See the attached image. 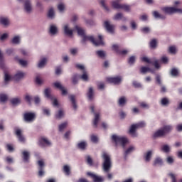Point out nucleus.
<instances>
[{
	"label": "nucleus",
	"instance_id": "49",
	"mask_svg": "<svg viewBox=\"0 0 182 182\" xmlns=\"http://www.w3.org/2000/svg\"><path fill=\"white\" fill-rule=\"evenodd\" d=\"M133 151H134V146H130L129 147L124 153L125 157L128 155L130 154V153H132Z\"/></svg>",
	"mask_w": 182,
	"mask_h": 182
},
{
	"label": "nucleus",
	"instance_id": "42",
	"mask_svg": "<svg viewBox=\"0 0 182 182\" xmlns=\"http://www.w3.org/2000/svg\"><path fill=\"white\" fill-rule=\"evenodd\" d=\"M96 53L99 56V58H101L102 59L106 57V53L103 50H97Z\"/></svg>",
	"mask_w": 182,
	"mask_h": 182
},
{
	"label": "nucleus",
	"instance_id": "58",
	"mask_svg": "<svg viewBox=\"0 0 182 182\" xmlns=\"http://www.w3.org/2000/svg\"><path fill=\"white\" fill-rule=\"evenodd\" d=\"M171 74L172 76H178V70L176 68H173L171 71Z\"/></svg>",
	"mask_w": 182,
	"mask_h": 182
},
{
	"label": "nucleus",
	"instance_id": "16",
	"mask_svg": "<svg viewBox=\"0 0 182 182\" xmlns=\"http://www.w3.org/2000/svg\"><path fill=\"white\" fill-rule=\"evenodd\" d=\"M104 27L107 29V32H109V33H113V32H114V26L110 24L109 21H105Z\"/></svg>",
	"mask_w": 182,
	"mask_h": 182
},
{
	"label": "nucleus",
	"instance_id": "5",
	"mask_svg": "<svg viewBox=\"0 0 182 182\" xmlns=\"http://www.w3.org/2000/svg\"><path fill=\"white\" fill-rule=\"evenodd\" d=\"M50 89L46 88L44 90V95L47 99H49L50 100H53V106H59V102H58V100L55 98V97L50 93Z\"/></svg>",
	"mask_w": 182,
	"mask_h": 182
},
{
	"label": "nucleus",
	"instance_id": "27",
	"mask_svg": "<svg viewBox=\"0 0 182 182\" xmlns=\"http://www.w3.org/2000/svg\"><path fill=\"white\" fill-rule=\"evenodd\" d=\"M126 103H127V100L126 99V97H124V96L121 97L118 100V105H119V106H121V107H123V106H124V105H126Z\"/></svg>",
	"mask_w": 182,
	"mask_h": 182
},
{
	"label": "nucleus",
	"instance_id": "22",
	"mask_svg": "<svg viewBox=\"0 0 182 182\" xmlns=\"http://www.w3.org/2000/svg\"><path fill=\"white\" fill-rule=\"evenodd\" d=\"M24 9L25 11L28 13L32 11V5L31 4V1L26 0L24 3Z\"/></svg>",
	"mask_w": 182,
	"mask_h": 182
},
{
	"label": "nucleus",
	"instance_id": "31",
	"mask_svg": "<svg viewBox=\"0 0 182 182\" xmlns=\"http://www.w3.org/2000/svg\"><path fill=\"white\" fill-rule=\"evenodd\" d=\"M153 16L156 18V19H166V16L160 14L158 11L153 12Z\"/></svg>",
	"mask_w": 182,
	"mask_h": 182
},
{
	"label": "nucleus",
	"instance_id": "33",
	"mask_svg": "<svg viewBox=\"0 0 182 182\" xmlns=\"http://www.w3.org/2000/svg\"><path fill=\"white\" fill-rule=\"evenodd\" d=\"M154 166H163V159L160 157L156 158L154 161Z\"/></svg>",
	"mask_w": 182,
	"mask_h": 182
},
{
	"label": "nucleus",
	"instance_id": "62",
	"mask_svg": "<svg viewBox=\"0 0 182 182\" xmlns=\"http://www.w3.org/2000/svg\"><path fill=\"white\" fill-rule=\"evenodd\" d=\"M97 136L96 135H92L91 136V141H92V143H97Z\"/></svg>",
	"mask_w": 182,
	"mask_h": 182
},
{
	"label": "nucleus",
	"instance_id": "1",
	"mask_svg": "<svg viewBox=\"0 0 182 182\" xmlns=\"http://www.w3.org/2000/svg\"><path fill=\"white\" fill-rule=\"evenodd\" d=\"M75 29L78 35L82 38L81 41L82 43H86L87 41H89L95 46L105 45V43L103 42V37L102 36H98V40H95L92 36H86V34H85V30L82 29V28L78 26H75Z\"/></svg>",
	"mask_w": 182,
	"mask_h": 182
},
{
	"label": "nucleus",
	"instance_id": "24",
	"mask_svg": "<svg viewBox=\"0 0 182 182\" xmlns=\"http://www.w3.org/2000/svg\"><path fill=\"white\" fill-rule=\"evenodd\" d=\"M63 171L65 174V176H70L71 171H70V166L69 165H64L63 167Z\"/></svg>",
	"mask_w": 182,
	"mask_h": 182
},
{
	"label": "nucleus",
	"instance_id": "59",
	"mask_svg": "<svg viewBox=\"0 0 182 182\" xmlns=\"http://www.w3.org/2000/svg\"><path fill=\"white\" fill-rule=\"evenodd\" d=\"M166 161L168 164H173L174 163V159L171 156H168L166 159Z\"/></svg>",
	"mask_w": 182,
	"mask_h": 182
},
{
	"label": "nucleus",
	"instance_id": "17",
	"mask_svg": "<svg viewBox=\"0 0 182 182\" xmlns=\"http://www.w3.org/2000/svg\"><path fill=\"white\" fill-rule=\"evenodd\" d=\"M54 86L56 87V89H59V90H61L62 95L65 96V95H68V91L65 90V87L62 86V84L59 82H54Z\"/></svg>",
	"mask_w": 182,
	"mask_h": 182
},
{
	"label": "nucleus",
	"instance_id": "6",
	"mask_svg": "<svg viewBox=\"0 0 182 182\" xmlns=\"http://www.w3.org/2000/svg\"><path fill=\"white\" fill-rule=\"evenodd\" d=\"M36 119V115L33 112H25L23 114V120L26 123H32Z\"/></svg>",
	"mask_w": 182,
	"mask_h": 182
},
{
	"label": "nucleus",
	"instance_id": "10",
	"mask_svg": "<svg viewBox=\"0 0 182 182\" xmlns=\"http://www.w3.org/2000/svg\"><path fill=\"white\" fill-rule=\"evenodd\" d=\"M112 49L116 52L117 55H120L121 56H126L129 53V50H120V47L117 44L112 46Z\"/></svg>",
	"mask_w": 182,
	"mask_h": 182
},
{
	"label": "nucleus",
	"instance_id": "40",
	"mask_svg": "<svg viewBox=\"0 0 182 182\" xmlns=\"http://www.w3.org/2000/svg\"><path fill=\"white\" fill-rule=\"evenodd\" d=\"M66 127H68V122H63V124H60L58 127L59 129V132H63V130H65V129H66Z\"/></svg>",
	"mask_w": 182,
	"mask_h": 182
},
{
	"label": "nucleus",
	"instance_id": "54",
	"mask_svg": "<svg viewBox=\"0 0 182 182\" xmlns=\"http://www.w3.org/2000/svg\"><path fill=\"white\" fill-rule=\"evenodd\" d=\"M97 88H98L100 90H103V89H105V83H104V82H98L97 83Z\"/></svg>",
	"mask_w": 182,
	"mask_h": 182
},
{
	"label": "nucleus",
	"instance_id": "48",
	"mask_svg": "<svg viewBox=\"0 0 182 182\" xmlns=\"http://www.w3.org/2000/svg\"><path fill=\"white\" fill-rule=\"evenodd\" d=\"M8 100V96L5 94H0V102L4 103V102H6Z\"/></svg>",
	"mask_w": 182,
	"mask_h": 182
},
{
	"label": "nucleus",
	"instance_id": "39",
	"mask_svg": "<svg viewBox=\"0 0 182 182\" xmlns=\"http://www.w3.org/2000/svg\"><path fill=\"white\" fill-rule=\"evenodd\" d=\"M161 104L162 106H168L170 101L166 97H164L161 99Z\"/></svg>",
	"mask_w": 182,
	"mask_h": 182
},
{
	"label": "nucleus",
	"instance_id": "4",
	"mask_svg": "<svg viewBox=\"0 0 182 182\" xmlns=\"http://www.w3.org/2000/svg\"><path fill=\"white\" fill-rule=\"evenodd\" d=\"M112 140L115 143L116 146L121 144L122 147H125L129 141L126 137L117 136L116 134L112 136Z\"/></svg>",
	"mask_w": 182,
	"mask_h": 182
},
{
	"label": "nucleus",
	"instance_id": "34",
	"mask_svg": "<svg viewBox=\"0 0 182 182\" xmlns=\"http://www.w3.org/2000/svg\"><path fill=\"white\" fill-rule=\"evenodd\" d=\"M87 97L89 99V100H93V96H94V94H93V87H90L89 88V90H88V92L87 93Z\"/></svg>",
	"mask_w": 182,
	"mask_h": 182
},
{
	"label": "nucleus",
	"instance_id": "50",
	"mask_svg": "<svg viewBox=\"0 0 182 182\" xmlns=\"http://www.w3.org/2000/svg\"><path fill=\"white\" fill-rule=\"evenodd\" d=\"M6 147L8 151H9V153H13V151H15L14 146H12V144H7L6 145Z\"/></svg>",
	"mask_w": 182,
	"mask_h": 182
},
{
	"label": "nucleus",
	"instance_id": "18",
	"mask_svg": "<svg viewBox=\"0 0 182 182\" xmlns=\"http://www.w3.org/2000/svg\"><path fill=\"white\" fill-rule=\"evenodd\" d=\"M22 157L24 163H29V159H31V153H29L28 151H23Z\"/></svg>",
	"mask_w": 182,
	"mask_h": 182
},
{
	"label": "nucleus",
	"instance_id": "52",
	"mask_svg": "<svg viewBox=\"0 0 182 182\" xmlns=\"http://www.w3.org/2000/svg\"><path fill=\"white\" fill-rule=\"evenodd\" d=\"M11 79H12L11 76L9 75V74L5 73V74H4V82H5V83H8V82H9V80H11Z\"/></svg>",
	"mask_w": 182,
	"mask_h": 182
},
{
	"label": "nucleus",
	"instance_id": "8",
	"mask_svg": "<svg viewBox=\"0 0 182 182\" xmlns=\"http://www.w3.org/2000/svg\"><path fill=\"white\" fill-rule=\"evenodd\" d=\"M162 11L165 12V14H168L169 15H171V14H182L181 9L175 7H164L162 9Z\"/></svg>",
	"mask_w": 182,
	"mask_h": 182
},
{
	"label": "nucleus",
	"instance_id": "11",
	"mask_svg": "<svg viewBox=\"0 0 182 182\" xmlns=\"http://www.w3.org/2000/svg\"><path fill=\"white\" fill-rule=\"evenodd\" d=\"M90 110L92 113L95 114V119L93 120V126L96 129L97 128V124L99 123V119L100 118V114L95 112V106L90 107Z\"/></svg>",
	"mask_w": 182,
	"mask_h": 182
},
{
	"label": "nucleus",
	"instance_id": "57",
	"mask_svg": "<svg viewBox=\"0 0 182 182\" xmlns=\"http://www.w3.org/2000/svg\"><path fill=\"white\" fill-rule=\"evenodd\" d=\"M151 65H153L156 69H160V64L159 63V60H155L153 61V63H151Z\"/></svg>",
	"mask_w": 182,
	"mask_h": 182
},
{
	"label": "nucleus",
	"instance_id": "13",
	"mask_svg": "<svg viewBox=\"0 0 182 182\" xmlns=\"http://www.w3.org/2000/svg\"><path fill=\"white\" fill-rule=\"evenodd\" d=\"M107 82H108V83H113L114 85H119V83L122 82V77H109L107 78Z\"/></svg>",
	"mask_w": 182,
	"mask_h": 182
},
{
	"label": "nucleus",
	"instance_id": "9",
	"mask_svg": "<svg viewBox=\"0 0 182 182\" xmlns=\"http://www.w3.org/2000/svg\"><path fill=\"white\" fill-rule=\"evenodd\" d=\"M14 132H15V135L16 136L20 143H25V141H26V139H25V136L22 133V129L19 128H15Z\"/></svg>",
	"mask_w": 182,
	"mask_h": 182
},
{
	"label": "nucleus",
	"instance_id": "53",
	"mask_svg": "<svg viewBox=\"0 0 182 182\" xmlns=\"http://www.w3.org/2000/svg\"><path fill=\"white\" fill-rule=\"evenodd\" d=\"M105 2H106L105 0H101L100 4L102 5V8H104V9L107 11V12H109V7H107V6H106Z\"/></svg>",
	"mask_w": 182,
	"mask_h": 182
},
{
	"label": "nucleus",
	"instance_id": "45",
	"mask_svg": "<svg viewBox=\"0 0 182 182\" xmlns=\"http://www.w3.org/2000/svg\"><path fill=\"white\" fill-rule=\"evenodd\" d=\"M46 65V58H43L38 64V68H43Z\"/></svg>",
	"mask_w": 182,
	"mask_h": 182
},
{
	"label": "nucleus",
	"instance_id": "26",
	"mask_svg": "<svg viewBox=\"0 0 182 182\" xmlns=\"http://www.w3.org/2000/svg\"><path fill=\"white\" fill-rule=\"evenodd\" d=\"M77 147L80 149V150H85L86 147H87V143L85 141H80L77 144Z\"/></svg>",
	"mask_w": 182,
	"mask_h": 182
},
{
	"label": "nucleus",
	"instance_id": "63",
	"mask_svg": "<svg viewBox=\"0 0 182 182\" xmlns=\"http://www.w3.org/2000/svg\"><path fill=\"white\" fill-rule=\"evenodd\" d=\"M169 53L176 54V47L171 46L169 47Z\"/></svg>",
	"mask_w": 182,
	"mask_h": 182
},
{
	"label": "nucleus",
	"instance_id": "7",
	"mask_svg": "<svg viewBox=\"0 0 182 182\" xmlns=\"http://www.w3.org/2000/svg\"><path fill=\"white\" fill-rule=\"evenodd\" d=\"M112 7L114 9H124L126 12H130V6L126 4H120L117 1H112Z\"/></svg>",
	"mask_w": 182,
	"mask_h": 182
},
{
	"label": "nucleus",
	"instance_id": "56",
	"mask_svg": "<svg viewBox=\"0 0 182 182\" xmlns=\"http://www.w3.org/2000/svg\"><path fill=\"white\" fill-rule=\"evenodd\" d=\"M87 163L89 166H93V159L90 157V156H87Z\"/></svg>",
	"mask_w": 182,
	"mask_h": 182
},
{
	"label": "nucleus",
	"instance_id": "2",
	"mask_svg": "<svg viewBox=\"0 0 182 182\" xmlns=\"http://www.w3.org/2000/svg\"><path fill=\"white\" fill-rule=\"evenodd\" d=\"M173 130V127L171 125H165L163 128L157 130L153 134L154 139H157L159 137H164L166 134H168Z\"/></svg>",
	"mask_w": 182,
	"mask_h": 182
},
{
	"label": "nucleus",
	"instance_id": "3",
	"mask_svg": "<svg viewBox=\"0 0 182 182\" xmlns=\"http://www.w3.org/2000/svg\"><path fill=\"white\" fill-rule=\"evenodd\" d=\"M102 159H104L102 168L105 173H109V171H110V168H112V161L110 160V156L107 153L104 152L102 154Z\"/></svg>",
	"mask_w": 182,
	"mask_h": 182
},
{
	"label": "nucleus",
	"instance_id": "60",
	"mask_svg": "<svg viewBox=\"0 0 182 182\" xmlns=\"http://www.w3.org/2000/svg\"><path fill=\"white\" fill-rule=\"evenodd\" d=\"M142 62H146V63H153V61L150 60V59H149L147 57H143L141 58Z\"/></svg>",
	"mask_w": 182,
	"mask_h": 182
},
{
	"label": "nucleus",
	"instance_id": "51",
	"mask_svg": "<svg viewBox=\"0 0 182 182\" xmlns=\"http://www.w3.org/2000/svg\"><path fill=\"white\" fill-rule=\"evenodd\" d=\"M48 16L51 19L53 18V16H55V11H53V9H50V10L48 11Z\"/></svg>",
	"mask_w": 182,
	"mask_h": 182
},
{
	"label": "nucleus",
	"instance_id": "32",
	"mask_svg": "<svg viewBox=\"0 0 182 182\" xmlns=\"http://www.w3.org/2000/svg\"><path fill=\"white\" fill-rule=\"evenodd\" d=\"M151 154H153V152L151 151H148L146 154L144 156L145 161L149 163L150 160H151Z\"/></svg>",
	"mask_w": 182,
	"mask_h": 182
},
{
	"label": "nucleus",
	"instance_id": "43",
	"mask_svg": "<svg viewBox=\"0 0 182 182\" xmlns=\"http://www.w3.org/2000/svg\"><path fill=\"white\" fill-rule=\"evenodd\" d=\"M140 72L141 73H147V72H151V69L148 67H141Z\"/></svg>",
	"mask_w": 182,
	"mask_h": 182
},
{
	"label": "nucleus",
	"instance_id": "47",
	"mask_svg": "<svg viewBox=\"0 0 182 182\" xmlns=\"http://www.w3.org/2000/svg\"><path fill=\"white\" fill-rule=\"evenodd\" d=\"M135 62H136V56L134 55L129 57V58L128 59L129 65H134Z\"/></svg>",
	"mask_w": 182,
	"mask_h": 182
},
{
	"label": "nucleus",
	"instance_id": "64",
	"mask_svg": "<svg viewBox=\"0 0 182 182\" xmlns=\"http://www.w3.org/2000/svg\"><path fill=\"white\" fill-rule=\"evenodd\" d=\"M156 82L158 85H161V78L160 75H156Z\"/></svg>",
	"mask_w": 182,
	"mask_h": 182
},
{
	"label": "nucleus",
	"instance_id": "37",
	"mask_svg": "<svg viewBox=\"0 0 182 182\" xmlns=\"http://www.w3.org/2000/svg\"><path fill=\"white\" fill-rule=\"evenodd\" d=\"M80 79L84 82L89 81V75H87V73H86V71H83V74L81 75Z\"/></svg>",
	"mask_w": 182,
	"mask_h": 182
},
{
	"label": "nucleus",
	"instance_id": "36",
	"mask_svg": "<svg viewBox=\"0 0 182 182\" xmlns=\"http://www.w3.org/2000/svg\"><path fill=\"white\" fill-rule=\"evenodd\" d=\"M50 33H51V35H56V33H58V28L53 25L50 26Z\"/></svg>",
	"mask_w": 182,
	"mask_h": 182
},
{
	"label": "nucleus",
	"instance_id": "61",
	"mask_svg": "<svg viewBox=\"0 0 182 182\" xmlns=\"http://www.w3.org/2000/svg\"><path fill=\"white\" fill-rule=\"evenodd\" d=\"M73 85H77V74L73 76Z\"/></svg>",
	"mask_w": 182,
	"mask_h": 182
},
{
	"label": "nucleus",
	"instance_id": "21",
	"mask_svg": "<svg viewBox=\"0 0 182 182\" xmlns=\"http://www.w3.org/2000/svg\"><path fill=\"white\" fill-rule=\"evenodd\" d=\"M114 21H119V19H122L123 22H126L127 21V18L123 16V14L122 13H117L114 16Z\"/></svg>",
	"mask_w": 182,
	"mask_h": 182
},
{
	"label": "nucleus",
	"instance_id": "15",
	"mask_svg": "<svg viewBox=\"0 0 182 182\" xmlns=\"http://www.w3.org/2000/svg\"><path fill=\"white\" fill-rule=\"evenodd\" d=\"M38 176L39 177L43 176L45 174V171H43V167H45V162L43 160H40L38 161Z\"/></svg>",
	"mask_w": 182,
	"mask_h": 182
},
{
	"label": "nucleus",
	"instance_id": "55",
	"mask_svg": "<svg viewBox=\"0 0 182 182\" xmlns=\"http://www.w3.org/2000/svg\"><path fill=\"white\" fill-rule=\"evenodd\" d=\"M19 41H20L19 36H16L11 40V42L15 45H18V43H19Z\"/></svg>",
	"mask_w": 182,
	"mask_h": 182
},
{
	"label": "nucleus",
	"instance_id": "38",
	"mask_svg": "<svg viewBox=\"0 0 182 182\" xmlns=\"http://www.w3.org/2000/svg\"><path fill=\"white\" fill-rule=\"evenodd\" d=\"M135 126H136V129H143V127H146V122L141 121L135 124Z\"/></svg>",
	"mask_w": 182,
	"mask_h": 182
},
{
	"label": "nucleus",
	"instance_id": "20",
	"mask_svg": "<svg viewBox=\"0 0 182 182\" xmlns=\"http://www.w3.org/2000/svg\"><path fill=\"white\" fill-rule=\"evenodd\" d=\"M24 76H25V73H22L19 71L16 75H14V77H12V79L18 82V80H21V79H23Z\"/></svg>",
	"mask_w": 182,
	"mask_h": 182
},
{
	"label": "nucleus",
	"instance_id": "23",
	"mask_svg": "<svg viewBox=\"0 0 182 182\" xmlns=\"http://www.w3.org/2000/svg\"><path fill=\"white\" fill-rule=\"evenodd\" d=\"M69 99L73 105V107L74 110H76L77 109V105H76V98L75 95H72L69 96Z\"/></svg>",
	"mask_w": 182,
	"mask_h": 182
},
{
	"label": "nucleus",
	"instance_id": "28",
	"mask_svg": "<svg viewBox=\"0 0 182 182\" xmlns=\"http://www.w3.org/2000/svg\"><path fill=\"white\" fill-rule=\"evenodd\" d=\"M168 176L171 178L172 182H182V179L177 181V176L173 173H169Z\"/></svg>",
	"mask_w": 182,
	"mask_h": 182
},
{
	"label": "nucleus",
	"instance_id": "29",
	"mask_svg": "<svg viewBox=\"0 0 182 182\" xmlns=\"http://www.w3.org/2000/svg\"><path fill=\"white\" fill-rule=\"evenodd\" d=\"M63 116H65V112H63V110L60 109L58 110L55 115V119H62V117H63Z\"/></svg>",
	"mask_w": 182,
	"mask_h": 182
},
{
	"label": "nucleus",
	"instance_id": "41",
	"mask_svg": "<svg viewBox=\"0 0 182 182\" xmlns=\"http://www.w3.org/2000/svg\"><path fill=\"white\" fill-rule=\"evenodd\" d=\"M161 150L164 153H170V146L168 145H164L161 146Z\"/></svg>",
	"mask_w": 182,
	"mask_h": 182
},
{
	"label": "nucleus",
	"instance_id": "25",
	"mask_svg": "<svg viewBox=\"0 0 182 182\" xmlns=\"http://www.w3.org/2000/svg\"><path fill=\"white\" fill-rule=\"evenodd\" d=\"M64 32L65 35H68V36H72V35H73V30L70 29L68 25L64 26Z\"/></svg>",
	"mask_w": 182,
	"mask_h": 182
},
{
	"label": "nucleus",
	"instance_id": "12",
	"mask_svg": "<svg viewBox=\"0 0 182 182\" xmlns=\"http://www.w3.org/2000/svg\"><path fill=\"white\" fill-rule=\"evenodd\" d=\"M87 176H88L89 177H91V178H92V181L94 182H103L105 181V179L103 178V177L102 176H99L92 172H87Z\"/></svg>",
	"mask_w": 182,
	"mask_h": 182
},
{
	"label": "nucleus",
	"instance_id": "35",
	"mask_svg": "<svg viewBox=\"0 0 182 182\" xmlns=\"http://www.w3.org/2000/svg\"><path fill=\"white\" fill-rule=\"evenodd\" d=\"M11 103L13 106H17V105H20L21 99L19 98H13L11 100Z\"/></svg>",
	"mask_w": 182,
	"mask_h": 182
},
{
	"label": "nucleus",
	"instance_id": "44",
	"mask_svg": "<svg viewBox=\"0 0 182 182\" xmlns=\"http://www.w3.org/2000/svg\"><path fill=\"white\" fill-rule=\"evenodd\" d=\"M0 23H1V25H4L5 26H6V25L9 24V21L6 18H1Z\"/></svg>",
	"mask_w": 182,
	"mask_h": 182
},
{
	"label": "nucleus",
	"instance_id": "30",
	"mask_svg": "<svg viewBox=\"0 0 182 182\" xmlns=\"http://www.w3.org/2000/svg\"><path fill=\"white\" fill-rule=\"evenodd\" d=\"M149 46L151 49H156V48H157V40L156 38L151 40Z\"/></svg>",
	"mask_w": 182,
	"mask_h": 182
},
{
	"label": "nucleus",
	"instance_id": "19",
	"mask_svg": "<svg viewBox=\"0 0 182 182\" xmlns=\"http://www.w3.org/2000/svg\"><path fill=\"white\" fill-rule=\"evenodd\" d=\"M136 130H137V127L136 126L135 124H133L131 125L129 133L132 136V137H137V134L136 133Z\"/></svg>",
	"mask_w": 182,
	"mask_h": 182
},
{
	"label": "nucleus",
	"instance_id": "14",
	"mask_svg": "<svg viewBox=\"0 0 182 182\" xmlns=\"http://www.w3.org/2000/svg\"><path fill=\"white\" fill-rule=\"evenodd\" d=\"M52 143L48 139L45 137H41L38 140V145L41 147H46L47 146H50Z\"/></svg>",
	"mask_w": 182,
	"mask_h": 182
},
{
	"label": "nucleus",
	"instance_id": "46",
	"mask_svg": "<svg viewBox=\"0 0 182 182\" xmlns=\"http://www.w3.org/2000/svg\"><path fill=\"white\" fill-rule=\"evenodd\" d=\"M15 59L16 60L18 61V63L21 65V66H26V65H28V63L26 62V60L19 59L18 58V57H16Z\"/></svg>",
	"mask_w": 182,
	"mask_h": 182
}]
</instances>
